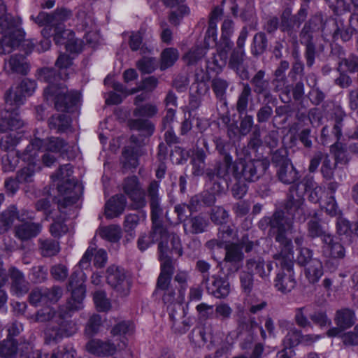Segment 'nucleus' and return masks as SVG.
<instances>
[{"label": "nucleus", "mask_w": 358, "mask_h": 358, "mask_svg": "<svg viewBox=\"0 0 358 358\" xmlns=\"http://www.w3.org/2000/svg\"><path fill=\"white\" fill-rule=\"evenodd\" d=\"M131 127L142 132L145 136H151L155 129V127L150 121L142 119L132 120Z\"/></svg>", "instance_id": "864d4df0"}, {"label": "nucleus", "mask_w": 358, "mask_h": 358, "mask_svg": "<svg viewBox=\"0 0 358 358\" xmlns=\"http://www.w3.org/2000/svg\"><path fill=\"white\" fill-rule=\"evenodd\" d=\"M220 154L224 156L223 161L217 164L215 175L220 178L227 179L231 172L233 173L234 166L236 162H233L232 157L229 153L223 152L220 150ZM206 176L210 180H212L215 176V173L212 170H207Z\"/></svg>", "instance_id": "a878e982"}, {"label": "nucleus", "mask_w": 358, "mask_h": 358, "mask_svg": "<svg viewBox=\"0 0 358 358\" xmlns=\"http://www.w3.org/2000/svg\"><path fill=\"white\" fill-rule=\"evenodd\" d=\"M307 235L311 238L320 237L322 242L324 236L330 235V234L322 227L317 220L312 219L307 223Z\"/></svg>", "instance_id": "8fccbe9b"}, {"label": "nucleus", "mask_w": 358, "mask_h": 358, "mask_svg": "<svg viewBox=\"0 0 358 358\" xmlns=\"http://www.w3.org/2000/svg\"><path fill=\"white\" fill-rule=\"evenodd\" d=\"M11 279V292L17 296H22L29 291V282L25 280L23 273L13 267L9 270Z\"/></svg>", "instance_id": "bb28decb"}, {"label": "nucleus", "mask_w": 358, "mask_h": 358, "mask_svg": "<svg viewBox=\"0 0 358 358\" xmlns=\"http://www.w3.org/2000/svg\"><path fill=\"white\" fill-rule=\"evenodd\" d=\"M157 241H159V243L164 241L165 244L171 245V252L178 257L182 255L179 236L174 233H169L163 225H157V224H152L151 231L148 234H140L137 240V247L143 252Z\"/></svg>", "instance_id": "423d86ee"}, {"label": "nucleus", "mask_w": 358, "mask_h": 358, "mask_svg": "<svg viewBox=\"0 0 358 358\" xmlns=\"http://www.w3.org/2000/svg\"><path fill=\"white\" fill-rule=\"evenodd\" d=\"M179 57V52L173 48H165L161 53L160 69L165 70L171 67Z\"/></svg>", "instance_id": "c03bdc74"}, {"label": "nucleus", "mask_w": 358, "mask_h": 358, "mask_svg": "<svg viewBox=\"0 0 358 358\" xmlns=\"http://www.w3.org/2000/svg\"><path fill=\"white\" fill-rule=\"evenodd\" d=\"M196 310L197 311V317L201 322H206L212 318L214 314L213 306L206 303L198 304L196 306Z\"/></svg>", "instance_id": "69168bd1"}, {"label": "nucleus", "mask_w": 358, "mask_h": 358, "mask_svg": "<svg viewBox=\"0 0 358 358\" xmlns=\"http://www.w3.org/2000/svg\"><path fill=\"white\" fill-rule=\"evenodd\" d=\"M355 313L349 308H343L336 311L334 322L336 324L345 330L350 328L355 323Z\"/></svg>", "instance_id": "f704fd0d"}, {"label": "nucleus", "mask_w": 358, "mask_h": 358, "mask_svg": "<svg viewBox=\"0 0 358 358\" xmlns=\"http://www.w3.org/2000/svg\"><path fill=\"white\" fill-rule=\"evenodd\" d=\"M245 59V52L244 50H234L229 59V66L231 69L235 70L237 74L243 80L249 78L248 72L246 71L244 61Z\"/></svg>", "instance_id": "7c9ffc66"}, {"label": "nucleus", "mask_w": 358, "mask_h": 358, "mask_svg": "<svg viewBox=\"0 0 358 358\" xmlns=\"http://www.w3.org/2000/svg\"><path fill=\"white\" fill-rule=\"evenodd\" d=\"M127 199L123 194H116L110 198L105 205V215L113 219L120 215L124 210Z\"/></svg>", "instance_id": "c85d7f7f"}, {"label": "nucleus", "mask_w": 358, "mask_h": 358, "mask_svg": "<svg viewBox=\"0 0 358 358\" xmlns=\"http://www.w3.org/2000/svg\"><path fill=\"white\" fill-rule=\"evenodd\" d=\"M22 222L15 227V236L20 241H29L41 234L43 229L41 223L29 221Z\"/></svg>", "instance_id": "4be33fe9"}, {"label": "nucleus", "mask_w": 358, "mask_h": 358, "mask_svg": "<svg viewBox=\"0 0 358 358\" xmlns=\"http://www.w3.org/2000/svg\"><path fill=\"white\" fill-rule=\"evenodd\" d=\"M245 268L249 272L258 275L262 278L268 277L273 269L271 262H265L259 257L248 259L246 261Z\"/></svg>", "instance_id": "b1692460"}, {"label": "nucleus", "mask_w": 358, "mask_h": 358, "mask_svg": "<svg viewBox=\"0 0 358 358\" xmlns=\"http://www.w3.org/2000/svg\"><path fill=\"white\" fill-rule=\"evenodd\" d=\"M224 267L228 270V275L239 270L242 265L244 255L238 244L231 243L225 245Z\"/></svg>", "instance_id": "a211bd4d"}, {"label": "nucleus", "mask_w": 358, "mask_h": 358, "mask_svg": "<svg viewBox=\"0 0 358 358\" xmlns=\"http://www.w3.org/2000/svg\"><path fill=\"white\" fill-rule=\"evenodd\" d=\"M80 20V23L77 25L78 29L85 31L86 42L91 47H96L101 43V38L94 20L90 16L85 15L81 17Z\"/></svg>", "instance_id": "412c9836"}, {"label": "nucleus", "mask_w": 358, "mask_h": 358, "mask_svg": "<svg viewBox=\"0 0 358 358\" xmlns=\"http://www.w3.org/2000/svg\"><path fill=\"white\" fill-rule=\"evenodd\" d=\"M206 53V48L195 47L192 48L183 57L185 62L189 64H194L200 60Z\"/></svg>", "instance_id": "052dcab7"}, {"label": "nucleus", "mask_w": 358, "mask_h": 358, "mask_svg": "<svg viewBox=\"0 0 358 358\" xmlns=\"http://www.w3.org/2000/svg\"><path fill=\"white\" fill-rule=\"evenodd\" d=\"M227 63V55L224 52H220L207 62L206 68L208 71L218 73L225 66Z\"/></svg>", "instance_id": "09e8293b"}, {"label": "nucleus", "mask_w": 358, "mask_h": 358, "mask_svg": "<svg viewBox=\"0 0 358 358\" xmlns=\"http://www.w3.org/2000/svg\"><path fill=\"white\" fill-rule=\"evenodd\" d=\"M127 344L125 341L115 343L110 339L91 338L85 345L86 350L96 357L112 356L117 350H123Z\"/></svg>", "instance_id": "f8f14e48"}, {"label": "nucleus", "mask_w": 358, "mask_h": 358, "mask_svg": "<svg viewBox=\"0 0 358 358\" xmlns=\"http://www.w3.org/2000/svg\"><path fill=\"white\" fill-rule=\"evenodd\" d=\"M322 252L326 257L341 259L345 257V249L343 246L334 236L326 235L323 238Z\"/></svg>", "instance_id": "5701e85b"}, {"label": "nucleus", "mask_w": 358, "mask_h": 358, "mask_svg": "<svg viewBox=\"0 0 358 358\" xmlns=\"http://www.w3.org/2000/svg\"><path fill=\"white\" fill-rule=\"evenodd\" d=\"M310 311V306H304L294 309V321L298 327L302 329H313V324L308 317Z\"/></svg>", "instance_id": "37998d69"}, {"label": "nucleus", "mask_w": 358, "mask_h": 358, "mask_svg": "<svg viewBox=\"0 0 358 358\" xmlns=\"http://www.w3.org/2000/svg\"><path fill=\"white\" fill-rule=\"evenodd\" d=\"M77 278L76 273H73L69 280V287L71 289V297L69 299L66 308L71 310H78L83 308V301L85 295V288L83 282L75 280Z\"/></svg>", "instance_id": "f3484780"}, {"label": "nucleus", "mask_w": 358, "mask_h": 358, "mask_svg": "<svg viewBox=\"0 0 358 358\" xmlns=\"http://www.w3.org/2000/svg\"><path fill=\"white\" fill-rule=\"evenodd\" d=\"M71 121L69 117L64 114H55L48 120L49 127L56 129L58 132H64L70 127Z\"/></svg>", "instance_id": "a18cd8bd"}, {"label": "nucleus", "mask_w": 358, "mask_h": 358, "mask_svg": "<svg viewBox=\"0 0 358 358\" xmlns=\"http://www.w3.org/2000/svg\"><path fill=\"white\" fill-rule=\"evenodd\" d=\"M139 220V216L136 214H129L124 218V229L131 239H133L135 236L134 229L138 224Z\"/></svg>", "instance_id": "680f3d73"}, {"label": "nucleus", "mask_w": 358, "mask_h": 358, "mask_svg": "<svg viewBox=\"0 0 358 358\" xmlns=\"http://www.w3.org/2000/svg\"><path fill=\"white\" fill-rule=\"evenodd\" d=\"M150 97V96L148 91H143L141 94L136 96L134 100L136 108L133 113L135 117L150 118L157 113L158 109L155 104L151 103H143L148 101Z\"/></svg>", "instance_id": "aec40b11"}, {"label": "nucleus", "mask_w": 358, "mask_h": 358, "mask_svg": "<svg viewBox=\"0 0 358 358\" xmlns=\"http://www.w3.org/2000/svg\"><path fill=\"white\" fill-rule=\"evenodd\" d=\"M298 187L299 185L290 187L285 211H275L271 217H265L259 222L262 229L270 227L269 233L279 243L280 250L294 246L290 236L294 231L293 221L304 222L310 215L303 195L298 193Z\"/></svg>", "instance_id": "f257e3e1"}, {"label": "nucleus", "mask_w": 358, "mask_h": 358, "mask_svg": "<svg viewBox=\"0 0 358 358\" xmlns=\"http://www.w3.org/2000/svg\"><path fill=\"white\" fill-rule=\"evenodd\" d=\"M64 308L59 307L58 310H55L51 306H45L39 309L31 319L35 322H50L49 325L55 324L57 321L61 320Z\"/></svg>", "instance_id": "393cba45"}, {"label": "nucleus", "mask_w": 358, "mask_h": 358, "mask_svg": "<svg viewBox=\"0 0 358 358\" xmlns=\"http://www.w3.org/2000/svg\"><path fill=\"white\" fill-rule=\"evenodd\" d=\"M209 222L205 216L198 215L190 217L183 227L186 233L196 234L204 232Z\"/></svg>", "instance_id": "473e14b6"}, {"label": "nucleus", "mask_w": 358, "mask_h": 358, "mask_svg": "<svg viewBox=\"0 0 358 358\" xmlns=\"http://www.w3.org/2000/svg\"><path fill=\"white\" fill-rule=\"evenodd\" d=\"M24 215H19L15 206H10L0 214V234L7 231L16 219L23 222Z\"/></svg>", "instance_id": "2f4dec72"}, {"label": "nucleus", "mask_w": 358, "mask_h": 358, "mask_svg": "<svg viewBox=\"0 0 358 358\" xmlns=\"http://www.w3.org/2000/svg\"><path fill=\"white\" fill-rule=\"evenodd\" d=\"M331 150L334 152L335 159L337 163L347 164L348 162V157L347 150L344 145L341 143L336 141L332 145Z\"/></svg>", "instance_id": "338daca9"}, {"label": "nucleus", "mask_w": 358, "mask_h": 358, "mask_svg": "<svg viewBox=\"0 0 358 358\" xmlns=\"http://www.w3.org/2000/svg\"><path fill=\"white\" fill-rule=\"evenodd\" d=\"M277 176L278 179L285 184L294 183L299 178V172L292 164L278 169Z\"/></svg>", "instance_id": "ea45409f"}, {"label": "nucleus", "mask_w": 358, "mask_h": 358, "mask_svg": "<svg viewBox=\"0 0 358 358\" xmlns=\"http://www.w3.org/2000/svg\"><path fill=\"white\" fill-rule=\"evenodd\" d=\"M29 92L7 91L5 94V110L1 113L0 119V132L15 131L24 126V122L16 112V109L24 103L27 96L32 94L28 93Z\"/></svg>", "instance_id": "20e7f679"}, {"label": "nucleus", "mask_w": 358, "mask_h": 358, "mask_svg": "<svg viewBox=\"0 0 358 358\" xmlns=\"http://www.w3.org/2000/svg\"><path fill=\"white\" fill-rule=\"evenodd\" d=\"M3 71L7 74L27 75L30 71V64L22 55H13L5 59Z\"/></svg>", "instance_id": "6ab92c4d"}, {"label": "nucleus", "mask_w": 358, "mask_h": 358, "mask_svg": "<svg viewBox=\"0 0 358 358\" xmlns=\"http://www.w3.org/2000/svg\"><path fill=\"white\" fill-rule=\"evenodd\" d=\"M17 355V342L10 338L0 342V357H10Z\"/></svg>", "instance_id": "5fc2aeb1"}, {"label": "nucleus", "mask_w": 358, "mask_h": 358, "mask_svg": "<svg viewBox=\"0 0 358 358\" xmlns=\"http://www.w3.org/2000/svg\"><path fill=\"white\" fill-rule=\"evenodd\" d=\"M107 283L121 296H126L130 292L131 282L125 270L115 265L110 266L106 270Z\"/></svg>", "instance_id": "ddd939ff"}, {"label": "nucleus", "mask_w": 358, "mask_h": 358, "mask_svg": "<svg viewBox=\"0 0 358 358\" xmlns=\"http://www.w3.org/2000/svg\"><path fill=\"white\" fill-rule=\"evenodd\" d=\"M267 40L264 33L259 32L255 35L253 38V45L252 52L255 55L262 53L266 48Z\"/></svg>", "instance_id": "e2e57ef3"}, {"label": "nucleus", "mask_w": 358, "mask_h": 358, "mask_svg": "<svg viewBox=\"0 0 358 358\" xmlns=\"http://www.w3.org/2000/svg\"><path fill=\"white\" fill-rule=\"evenodd\" d=\"M273 259L280 266L274 279V287L280 293L288 294L296 285L293 270L294 246L279 250L273 255Z\"/></svg>", "instance_id": "39448f33"}, {"label": "nucleus", "mask_w": 358, "mask_h": 358, "mask_svg": "<svg viewBox=\"0 0 358 358\" xmlns=\"http://www.w3.org/2000/svg\"><path fill=\"white\" fill-rule=\"evenodd\" d=\"M97 234L106 241L117 243L122 237V229L117 224L100 227L97 230Z\"/></svg>", "instance_id": "c9c22d12"}, {"label": "nucleus", "mask_w": 358, "mask_h": 358, "mask_svg": "<svg viewBox=\"0 0 358 358\" xmlns=\"http://www.w3.org/2000/svg\"><path fill=\"white\" fill-rule=\"evenodd\" d=\"M73 58L65 54H61L57 58L55 65L59 69V74L55 73V71L50 68H43L38 73L39 79L56 87L58 90H62L63 86L60 83L68 78L69 75L73 71L71 66Z\"/></svg>", "instance_id": "9d476101"}, {"label": "nucleus", "mask_w": 358, "mask_h": 358, "mask_svg": "<svg viewBox=\"0 0 358 358\" xmlns=\"http://www.w3.org/2000/svg\"><path fill=\"white\" fill-rule=\"evenodd\" d=\"M44 96L48 101H52L57 110L69 111L80 100L76 91H45Z\"/></svg>", "instance_id": "4468645a"}, {"label": "nucleus", "mask_w": 358, "mask_h": 358, "mask_svg": "<svg viewBox=\"0 0 358 358\" xmlns=\"http://www.w3.org/2000/svg\"><path fill=\"white\" fill-rule=\"evenodd\" d=\"M66 312L64 310L61 320L57 321L55 326L48 325L44 331V338L46 344L57 343L64 337H70L78 331V326L71 320H66Z\"/></svg>", "instance_id": "9b49d317"}, {"label": "nucleus", "mask_w": 358, "mask_h": 358, "mask_svg": "<svg viewBox=\"0 0 358 358\" xmlns=\"http://www.w3.org/2000/svg\"><path fill=\"white\" fill-rule=\"evenodd\" d=\"M41 145L42 141L38 138H34L22 153L21 159L27 165L17 173V179L19 182H32L35 173L41 169L40 157L36 155V150H34V148H39Z\"/></svg>", "instance_id": "1a4fd4ad"}, {"label": "nucleus", "mask_w": 358, "mask_h": 358, "mask_svg": "<svg viewBox=\"0 0 358 358\" xmlns=\"http://www.w3.org/2000/svg\"><path fill=\"white\" fill-rule=\"evenodd\" d=\"M134 331V324L129 321H122L115 324L110 330V334L113 337L120 336L124 338L127 336L133 334ZM121 341H124L121 339Z\"/></svg>", "instance_id": "49530a36"}, {"label": "nucleus", "mask_w": 358, "mask_h": 358, "mask_svg": "<svg viewBox=\"0 0 358 358\" xmlns=\"http://www.w3.org/2000/svg\"><path fill=\"white\" fill-rule=\"evenodd\" d=\"M21 136L18 132L8 133L0 140L1 148L7 152L15 151L14 148L19 143Z\"/></svg>", "instance_id": "de8ad7c7"}, {"label": "nucleus", "mask_w": 358, "mask_h": 358, "mask_svg": "<svg viewBox=\"0 0 358 358\" xmlns=\"http://www.w3.org/2000/svg\"><path fill=\"white\" fill-rule=\"evenodd\" d=\"M93 299L96 308L99 311H107L110 308V302L103 291H96L94 293Z\"/></svg>", "instance_id": "13d9d810"}, {"label": "nucleus", "mask_w": 358, "mask_h": 358, "mask_svg": "<svg viewBox=\"0 0 358 358\" xmlns=\"http://www.w3.org/2000/svg\"><path fill=\"white\" fill-rule=\"evenodd\" d=\"M269 167L266 159L245 161L240 159L234 166L233 176L237 180L255 182L259 179Z\"/></svg>", "instance_id": "6e6552de"}, {"label": "nucleus", "mask_w": 358, "mask_h": 358, "mask_svg": "<svg viewBox=\"0 0 358 358\" xmlns=\"http://www.w3.org/2000/svg\"><path fill=\"white\" fill-rule=\"evenodd\" d=\"M40 252L43 257H52L57 255L60 250L59 242L49 238L38 240Z\"/></svg>", "instance_id": "79ce46f5"}, {"label": "nucleus", "mask_w": 358, "mask_h": 358, "mask_svg": "<svg viewBox=\"0 0 358 358\" xmlns=\"http://www.w3.org/2000/svg\"><path fill=\"white\" fill-rule=\"evenodd\" d=\"M71 10L66 8L57 9L52 15L41 12L34 18L39 26H45L52 29L55 28L54 41L58 45H65L66 50L71 53H79L83 50L81 41L74 37V33L69 29H64L62 24L70 19Z\"/></svg>", "instance_id": "f03ea898"}, {"label": "nucleus", "mask_w": 358, "mask_h": 358, "mask_svg": "<svg viewBox=\"0 0 358 358\" xmlns=\"http://www.w3.org/2000/svg\"><path fill=\"white\" fill-rule=\"evenodd\" d=\"M207 290L217 299L227 297L230 292L229 281L218 275L212 276L211 282L207 285Z\"/></svg>", "instance_id": "cd10ccee"}, {"label": "nucleus", "mask_w": 358, "mask_h": 358, "mask_svg": "<svg viewBox=\"0 0 358 358\" xmlns=\"http://www.w3.org/2000/svg\"><path fill=\"white\" fill-rule=\"evenodd\" d=\"M210 217L215 224L223 225L227 222L229 213L224 208L215 206L211 210Z\"/></svg>", "instance_id": "4d7b16f0"}, {"label": "nucleus", "mask_w": 358, "mask_h": 358, "mask_svg": "<svg viewBox=\"0 0 358 358\" xmlns=\"http://www.w3.org/2000/svg\"><path fill=\"white\" fill-rule=\"evenodd\" d=\"M238 328L241 331H245L249 333L259 328L262 339L265 340L267 337L265 330L260 326V323L255 317L250 316L248 318H240L238 320Z\"/></svg>", "instance_id": "a19ab883"}, {"label": "nucleus", "mask_w": 358, "mask_h": 358, "mask_svg": "<svg viewBox=\"0 0 358 358\" xmlns=\"http://www.w3.org/2000/svg\"><path fill=\"white\" fill-rule=\"evenodd\" d=\"M136 66L142 73H150L155 70L157 62L154 57H143L137 62Z\"/></svg>", "instance_id": "774afa93"}, {"label": "nucleus", "mask_w": 358, "mask_h": 358, "mask_svg": "<svg viewBox=\"0 0 358 358\" xmlns=\"http://www.w3.org/2000/svg\"><path fill=\"white\" fill-rule=\"evenodd\" d=\"M158 249L159 252V258L161 262V273L159 275L171 278L173 267L171 257H169V253L176 254L171 252V245L165 244L164 241L159 243Z\"/></svg>", "instance_id": "c756f323"}, {"label": "nucleus", "mask_w": 358, "mask_h": 358, "mask_svg": "<svg viewBox=\"0 0 358 358\" xmlns=\"http://www.w3.org/2000/svg\"><path fill=\"white\" fill-rule=\"evenodd\" d=\"M130 141L134 145H127L122 150V162L125 169L136 168L139 164L138 157L145 154L137 136H131Z\"/></svg>", "instance_id": "dca6fc26"}, {"label": "nucleus", "mask_w": 358, "mask_h": 358, "mask_svg": "<svg viewBox=\"0 0 358 358\" xmlns=\"http://www.w3.org/2000/svg\"><path fill=\"white\" fill-rule=\"evenodd\" d=\"M301 331L296 327L289 328L282 343L285 348L292 350V348L297 345L301 341Z\"/></svg>", "instance_id": "603ef678"}, {"label": "nucleus", "mask_w": 358, "mask_h": 358, "mask_svg": "<svg viewBox=\"0 0 358 358\" xmlns=\"http://www.w3.org/2000/svg\"><path fill=\"white\" fill-rule=\"evenodd\" d=\"M122 189L132 201L134 209H140L146 206L145 193L136 176L125 178L122 183Z\"/></svg>", "instance_id": "2eb2a0df"}, {"label": "nucleus", "mask_w": 358, "mask_h": 358, "mask_svg": "<svg viewBox=\"0 0 358 358\" xmlns=\"http://www.w3.org/2000/svg\"><path fill=\"white\" fill-rule=\"evenodd\" d=\"M323 273L322 263L318 259L311 260L306 266L305 275L310 283L317 282Z\"/></svg>", "instance_id": "e433bc0d"}, {"label": "nucleus", "mask_w": 358, "mask_h": 358, "mask_svg": "<svg viewBox=\"0 0 358 358\" xmlns=\"http://www.w3.org/2000/svg\"><path fill=\"white\" fill-rule=\"evenodd\" d=\"M22 155H20L18 152L11 151L8 152L2 157V169L5 172H10L15 170L19 163V159L21 158Z\"/></svg>", "instance_id": "3c124183"}, {"label": "nucleus", "mask_w": 358, "mask_h": 358, "mask_svg": "<svg viewBox=\"0 0 358 358\" xmlns=\"http://www.w3.org/2000/svg\"><path fill=\"white\" fill-rule=\"evenodd\" d=\"M338 71L354 73L358 71V57L355 55H350L348 57L342 59L338 64Z\"/></svg>", "instance_id": "6e6d98bb"}, {"label": "nucleus", "mask_w": 358, "mask_h": 358, "mask_svg": "<svg viewBox=\"0 0 358 358\" xmlns=\"http://www.w3.org/2000/svg\"><path fill=\"white\" fill-rule=\"evenodd\" d=\"M20 24V20L6 14V6L0 1V33L3 35L0 40V55L8 54L20 46L27 53L33 50L34 43L24 40V32Z\"/></svg>", "instance_id": "7ed1b4c3"}, {"label": "nucleus", "mask_w": 358, "mask_h": 358, "mask_svg": "<svg viewBox=\"0 0 358 358\" xmlns=\"http://www.w3.org/2000/svg\"><path fill=\"white\" fill-rule=\"evenodd\" d=\"M190 10L185 5L180 6L176 10L171 11L169 16V22L175 25H179L184 17L189 15Z\"/></svg>", "instance_id": "bf43d9fd"}, {"label": "nucleus", "mask_w": 358, "mask_h": 358, "mask_svg": "<svg viewBox=\"0 0 358 358\" xmlns=\"http://www.w3.org/2000/svg\"><path fill=\"white\" fill-rule=\"evenodd\" d=\"M191 322L190 320L186 316L182 317L181 319H178L172 322L171 329L176 334H184L190 328Z\"/></svg>", "instance_id": "0e129e2a"}, {"label": "nucleus", "mask_w": 358, "mask_h": 358, "mask_svg": "<svg viewBox=\"0 0 358 358\" xmlns=\"http://www.w3.org/2000/svg\"><path fill=\"white\" fill-rule=\"evenodd\" d=\"M103 320L99 314H92L87 320L84 329V334L88 338H92L101 330Z\"/></svg>", "instance_id": "4c0bfd02"}, {"label": "nucleus", "mask_w": 358, "mask_h": 358, "mask_svg": "<svg viewBox=\"0 0 358 358\" xmlns=\"http://www.w3.org/2000/svg\"><path fill=\"white\" fill-rule=\"evenodd\" d=\"M206 155L203 149H196L191 158L192 174L196 176H202L205 172Z\"/></svg>", "instance_id": "58836bf2"}, {"label": "nucleus", "mask_w": 358, "mask_h": 358, "mask_svg": "<svg viewBox=\"0 0 358 358\" xmlns=\"http://www.w3.org/2000/svg\"><path fill=\"white\" fill-rule=\"evenodd\" d=\"M73 172L72 165L67 164L60 166L59 169L51 176L59 194L64 196L62 199L59 201V208L71 206L78 200L76 195L71 194L77 182L73 176Z\"/></svg>", "instance_id": "0eeeda50"}, {"label": "nucleus", "mask_w": 358, "mask_h": 358, "mask_svg": "<svg viewBox=\"0 0 358 358\" xmlns=\"http://www.w3.org/2000/svg\"><path fill=\"white\" fill-rule=\"evenodd\" d=\"M38 138L42 141V145L39 148H34L36 156H38L40 150L48 151L52 153L60 152L66 145V142L63 139L57 137H51L45 140Z\"/></svg>", "instance_id": "72a5a7b5"}]
</instances>
